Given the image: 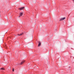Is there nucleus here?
<instances>
[{
	"label": "nucleus",
	"instance_id": "8",
	"mask_svg": "<svg viewBox=\"0 0 74 74\" xmlns=\"http://www.w3.org/2000/svg\"><path fill=\"white\" fill-rule=\"evenodd\" d=\"M12 71H14V68H13Z\"/></svg>",
	"mask_w": 74,
	"mask_h": 74
},
{
	"label": "nucleus",
	"instance_id": "2",
	"mask_svg": "<svg viewBox=\"0 0 74 74\" xmlns=\"http://www.w3.org/2000/svg\"><path fill=\"white\" fill-rule=\"evenodd\" d=\"M66 19V18L65 17H64L63 18H61L60 20V21H63V20H64V19Z\"/></svg>",
	"mask_w": 74,
	"mask_h": 74
},
{
	"label": "nucleus",
	"instance_id": "3",
	"mask_svg": "<svg viewBox=\"0 0 74 74\" xmlns=\"http://www.w3.org/2000/svg\"><path fill=\"white\" fill-rule=\"evenodd\" d=\"M25 8V7H22L21 8H19V9L20 10H23V9H24Z\"/></svg>",
	"mask_w": 74,
	"mask_h": 74
},
{
	"label": "nucleus",
	"instance_id": "6",
	"mask_svg": "<svg viewBox=\"0 0 74 74\" xmlns=\"http://www.w3.org/2000/svg\"><path fill=\"white\" fill-rule=\"evenodd\" d=\"M23 34V33H22L21 34H18V36H22Z\"/></svg>",
	"mask_w": 74,
	"mask_h": 74
},
{
	"label": "nucleus",
	"instance_id": "1",
	"mask_svg": "<svg viewBox=\"0 0 74 74\" xmlns=\"http://www.w3.org/2000/svg\"><path fill=\"white\" fill-rule=\"evenodd\" d=\"M19 15L18 16V17H21V16H22L23 15V12H21L19 14Z\"/></svg>",
	"mask_w": 74,
	"mask_h": 74
},
{
	"label": "nucleus",
	"instance_id": "4",
	"mask_svg": "<svg viewBox=\"0 0 74 74\" xmlns=\"http://www.w3.org/2000/svg\"><path fill=\"white\" fill-rule=\"evenodd\" d=\"M25 61H23L21 62L20 64L21 65H22V64H23V63L25 62Z\"/></svg>",
	"mask_w": 74,
	"mask_h": 74
},
{
	"label": "nucleus",
	"instance_id": "5",
	"mask_svg": "<svg viewBox=\"0 0 74 74\" xmlns=\"http://www.w3.org/2000/svg\"><path fill=\"white\" fill-rule=\"evenodd\" d=\"M41 45V42H39V44L38 45V47H40Z\"/></svg>",
	"mask_w": 74,
	"mask_h": 74
},
{
	"label": "nucleus",
	"instance_id": "7",
	"mask_svg": "<svg viewBox=\"0 0 74 74\" xmlns=\"http://www.w3.org/2000/svg\"><path fill=\"white\" fill-rule=\"evenodd\" d=\"M0 70H5V69H4V68H1L0 69Z\"/></svg>",
	"mask_w": 74,
	"mask_h": 74
}]
</instances>
